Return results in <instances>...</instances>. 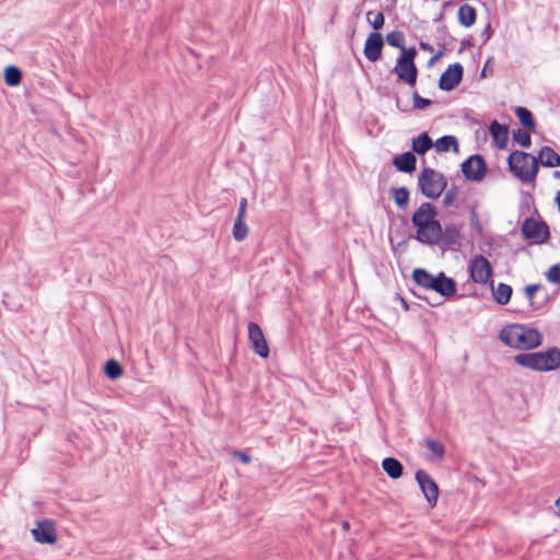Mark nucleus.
<instances>
[{
    "mask_svg": "<svg viewBox=\"0 0 560 560\" xmlns=\"http://www.w3.org/2000/svg\"><path fill=\"white\" fill-rule=\"evenodd\" d=\"M522 234L530 244H544L550 237L549 226L545 221L526 218L522 224Z\"/></svg>",
    "mask_w": 560,
    "mask_h": 560,
    "instance_id": "423d86ee",
    "label": "nucleus"
},
{
    "mask_svg": "<svg viewBox=\"0 0 560 560\" xmlns=\"http://www.w3.org/2000/svg\"><path fill=\"white\" fill-rule=\"evenodd\" d=\"M429 290L448 299L456 294V282L441 271L438 276H434Z\"/></svg>",
    "mask_w": 560,
    "mask_h": 560,
    "instance_id": "9b49d317",
    "label": "nucleus"
},
{
    "mask_svg": "<svg viewBox=\"0 0 560 560\" xmlns=\"http://www.w3.org/2000/svg\"><path fill=\"white\" fill-rule=\"evenodd\" d=\"M416 480L419 483L421 492L431 508H434L439 499V487L432 477L423 469L416 472Z\"/></svg>",
    "mask_w": 560,
    "mask_h": 560,
    "instance_id": "6e6552de",
    "label": "nucleus"
},
{
    "mask_svg": "<svg viewBox=\"0 0 560 560\" xmlns=\"http://www.w3.org/2000/svg\"><path fill=\"white\" fill-rule=\"evenodd\" d=\"M235 456L241 459L242 463L248 464L250 462V457L244 452H235Z\"/></svg>",
    "mask_w": 560,
    "mask_h": 560,
    "instance_id": "a18cd8bd",
    "label": "nucleus"
},
{
    "mask_svg": "<svg viewBox=\"0 0 560 560\" xmlns=\"http://www.w3.org/2000/svg\"><path fill=\"white\" fill-rule=\"evenodd\" d=\"M366 21L375 31H378L385 23V16L382 12L374 13L373 11H369L366 13Z\"/></svg>",
    "mask_w": 560,
    "mask_h": 560,
    "instance_id": "f704fd0d",
    "label": "nucleus"
},
{
    "mask_svg": "<svg viewBox=\"0 0 560 560\" xmlns=\"http://www.w3.org/2000/svg\"><path fill=\"white\" fill-rule=\"evenodd\" d=\"M470 279L478 284H493V269L490 261L482 255L474 256L468 262Z\"/></svg>",
    "mask_w": 560,
    "mask_h": 560,
    "instance_id": "39448f33",
    "label": "nucleus"
},
{
    "mask_svg": "<svg viewBox=\"0 0 560 560\" xmlns=\"http://www.w3.org/2000/svg\"><path fill=\"white\" fill-rule=\"evenodd\" d=\"M393 164L399 172L412 173L416 170L417 159L413 152L408 151L396 155L393 160Z\"/></svg>",
    "mask_w": 560,
    "mask_h": 560,
    "instance_id": "f3484780",
    "label": "nucleus"
},
{
    "mask_svg": "<svg viewBox=\"0 0 560 560\" xmlns=\"http://www.w3.org/2000/svg\"><path fill=\"white\" fill-rule=\"evenodd\" d=\"M556 202H557L558 208H559V210H560V190H559V191H558V194H557Z\"/></svg>",
    "mask_w": 560,
    "mask_h": 560,
    "instance_id": "5fc2aeb1",
    "label": "nucleus"
},
{
    "mask_svg": "<svg viewBox=\"0 0 560 560\" xmlns=\"http://www.w3.org/2000/svg\"><path fill=\"white\" fill-rule=\"evenodd\" d=\"M493 34V30L490 24H487L486 27L481 32V37L483 38V43L488 42Z\"/></svg>",
    "mask_w": 560,
    "mask_h": 560,
    "instance_id": "c03bdc74",
    "label": "nucleus"
},
{
    "mask_svg": "<svg viewBox=\"0 0 560 560\" xmlns=\"http://www.w3.org/2000/svg\"><path fill=\"white\" fill-rule=\"evenodd\" d=\"M393 71L396 73L399 80L405 81L410 86L416 84L418 70L415 62L410 63L398 57Z\"/></svg>",
    "mask_w": 560,
    "mask_h": 560,
    "instance_id": "4468645a",
    "label": "nucleus"
},
{
    "mask_svg": "<svg viewBox=\"0 0 560 560\" xmlns=\"http://www.w3.org/2000/svg\"><path fill=\"white\" fill-rule=\"evenodd\" d=\"M490 133L493 141L498 144L500 149L505 148L509 140V129L508 126L499 124L497 120H493L490 124Z\"/></svg>",
    "mask_w": 560,
    "mask_h": 560,
    "instance_id": "a211bd4d",
    "label": "nucleus"
},
{
    "mask_svg": "<svg viewBox=\"0 0 560 560\" xmlns=\"http://www.w3.org/2000/svg\"><path fill=\"white\" fill-rule=\"evenodd\" d=\"M232 234L236 242H242L247 237L248 226L245 222V218L236 217V220L233 225Z\"/></svg>",
    "mask_w": 560,
    "mask_h": 560,
    "instance_id": "c756f323",
    "label": "nucleus"
},
{
    "mask_svg": "<svg viewBox=\"0 0 560 560\" xmlns=\"http://www.w3.org/2000/svg\"><path fill=\"white\" fill-rule=\"evenodd\" d=\"M58 541L56 524L51 520L37 521V542L56 545Z\"/></svg>",
    "mask_w": 560,
    "mask_h": 560,
    "instance_id": "ddd939ff",
    "label": "nucleus"
},
{
    "mask_svg": "<svg viewBox=\"0 0 560 560\" xmlns=\"http://www.w3.org/2000/svg\"><path fill=\"white\" fill-rule=\"evenodd\" d=\"M433 278L434 276L432 273L422 268H416L412 271V280L416 282L418 287L425 290H429Z\"/></svg>",
    "mask_w": 560,
    "mask_h": 560,
    "instance_id": "bb28decb",
    "label": "nucleus"
},
{
    "mask_svg": "<svg viewBox=\"0 0 560 560\" xmlns=\"http://www.w3.org/2000/svg\"><path fill=\"white\" fill-rule=\"evenodd\" d=\"M454 5V2L453 1H445L443 4H442V10L443 11H446L447 9L452 8Z\"/></svg>",
    "mask_w": 560,
    "mask_h": 560,
    "instance_id": "3c124183",
    "label": "nucleus"
},
{
    "mask_svg": "<svg viewBox=\"0 0 560 560\" xmlns=\"http://www.w3.org/2000/svg\"><path fill=\"white\" fill-rule=\"evenodd\" d=\"M538 164L546 167L560 166V155L550 147H542L538 155Z\"/></svg>",
    "mask_w": 560,
    "mask_h": 560,
    "instance_id": "6ab92c4d",
    "label": "nucleus"
},
{
    "mask_svg": "<svg viewBox=\"0 0 560 560\" xmlns=\"http://www.w3.org/2000/svg\"><path fill=\"white\" fill-rule=\"evenodd\" d=\"M460 231L459 228L451 224L446 225L444 229L442 228V237L441 242H443L446 246L455 245L459 242Z\"/></svg>",
    "mask_w": 560,
    "mask_h": 560,
    "instance_id": "393cba45",
    "label": "nucleus"
},
{
    "mask_svg": "<svg viewBox=\"0 0 560 560\" xmlns=\"http://www.w3.org/2000/svg\"><path fill=\"white\" fill-rule=\"evenodd\" d=\"M246 211H247V198L242 197L240 199L237 218H245L246 217Z\"/></svg>",
    "mask_w": 560,
    "mask_h": 560,
    "instance_id": "37998d69",
    "label": "nucleus"
},
{
    "mask_svg": "<svg viewBox=\"0 0 560 560\" xmlns=\"http://www.w3.org/2000/svg\"><path fill=\"white\" fill-rule=\"evenodd\" d=\"M433 141L429 137L428 132H422L418 137L412 139L411 149L413 152L423 155L427 153L432 147Z\"/></svg>",
    "mask_w": 560,
    "mask_h": 560,
    "instance_id": "4be33fe9",
    "label": "nucleus"
},
{
    "mask_svg": "<svg viewBox=\"0 0 560 560\" xmlns=\"http://www.w3.org/2000/svg\"><path fill=\"white\" fill-rule=\"evenodd\" d=\"M460 168L466 179L480 182L486 175L487 164L480 154H474L462 163Z\"/></svg>",
    "mask_w": 560,
    "mask_h": 560,
    "instance_id": "0eeeda50",
    "label": "nucleus"
},
{
    "mask_svg": "<svg viewBox=\"0 0 560 560\" xmlns=\"http://www.w3.org/2000/svg\"><path fill=\"white\" fill-rule=\"evenodd\" d=\"M470 224H471V228L475 229L478 233L482 232L481 223H480L478 214L475 210H471V212H470Z\"/></svg>",
    "mask_w": 560,
    "mask_h": 560,
    "instance_id": "79ce46f5",
    "label": "nucleus"
},
{
    "mask_svg": "<svg viewBox=\"0 0 560 560\" xmlns=\"http://www.w3.org/2000/svg\"><path fill=\"white\" fill-rule=\"evenodd\" d=\"M436 152H447L451 149L458 151V142L455 136L447 135L439 138L434 143Z\"/></svg>",
    "mask_w": 560,
    "mask_h": 560,
    "instance_id": "a878e982",
    "label": "nucleus"
},
{
    "mask_svg": "<svg viewBox=\"0 0 560 560\" xmlns=\"http://www.w3.org/2000/svg\"><path fill=\"white\" fill-rule=\"evenodd\" d=\"M446 177L431 167H424L418 177L420 191L430 199H438L446 189Z\"/></svg>",
    "mask_w": 560,
    "mask_h": 560,
    "instance_id": "20e7f679",
    "label": "nucleus"
},
{
    "mask_svg": "<svg viewBox=\"0 0 560 560\" xmlns=\"http://www.w3.org/2000/svg\"><path fill=\"white\" fill-rule=\"evenodd\" d=\"M412 101L415 109H424L432 104L431 100L420 96L417 91H415L412 94Z\"/></svg>",
    "mask_w": 560,
    "mask_h": 560,
    "instance_id": "e433bc0d",
    "label": "nucleus"
},
{
    "mask_svg": "<svg viewBox=\"0 0 560 560\" xmlns=\"http://www.w3.org/2000/svg\"><path fill=\"white\" fill-rule=\"evenodd\" d=\"M546 276L549 282L560 284V264L550 267Z\"/></svg>",
    "mask_w": 560,
    "mask_h": 560,
    "instance_id": "58836bf2",
    "label": "nucleus"
},
{
    "mask_svg": "<svg viewBox=\"0 0 560 560\" xmlns=\"http://www.w3.org/2000/svg\"><path fill=\"white\" fill-rule=\"evenodd\" d=\"M436 210L430 202H423L413 212L411 222L417 229L416 238L422 244L435 245L441 242L442 225L435 220Z\"/></svg>",
    "mask_w": 560,
    "mask_h": 560,
    "instance_id": "f257e3e1",
    "label": "nucleus"
},
{
    "mask_svg": "<svg viewBox=\"0 0 560 560\" xmlns=\"http://www.w3.org/2000/svg\"><path fill=\"white\" fill-rule=\"evenodd\" d=\"M477 19V11L469 4H463L458 9V23L465 27H470L475 24Z\"/></svg>",
    "mask_w": 560,
    "mask_h": 560,
    "instance_id": "412c9836",
    "label": "nucleus"
},
{
    "mask_svg": "<svg viewBox=\"0 0 560 560\" xmlns=\"http://www.w3.org/2000/svg\"><path fill=\"white\" fill-rule=\"evenodd\" d=\"M444 18H445V11L442 10L441 13L436 18H434L433 21H434V23L442 24V21L444 20Z\"/></svg>",
    "mask_w": 560,
    "mask_h": 560,
    "instance_id": "09e8293b",
    "label": "nucleus"
},
{
    "mask_svg": "<svg viewBox=\"0 0 560 560\" xmlns=\"http://www.w3.org/2000/svg\"><path fill=\"white\" fill-rule=\"evenodd\" d=\"M490 59L487 60L482 71H481V77L486 78L487 77V71H488V63H489Z\"/></svg>",
    "mask_w": 560,
    "mask_h": 560,
    "instance_id": "603ef678",
    "label": "nucleus"
},
{
    "mask_svg": "<svg viewBox=\"0 0 560 560\" xmlns=\"http://www.w3.org/2000/svg\"><path fill=\"white\" fill-rule=\"evenodd\" d=\"M348 527H349V524L346 522V523L343 524V528H348Z\"/></svg>",
    "mask_w": 560,
    "mask_h": 560,
    "instance_id": "bf43d9fd",
    "label": "nucleus"
},
{
    "mask_svg": "<svg viewBox=\"0 0 560 560\" xmlns=\"http://www.w3.org/2000/svg\"><path fill=\"white\" fill-rule=\"evenodd\" d=\"M542 341V335L534 329L524 327V334L522 339V345H520V349H533L538 347Z\"/></svg>",
    "mask_w": 560,
    "mask_h": 560,
    "instance_id": "aec40b11",
    "label": "nucleus"
},
{
    "mask_svg": "<svg viewBox=\"0 0 560 560\" xmlns=\"http://www.w3.org/2000/svg\"><path fill=\"white\" fill-rule=\"evenodd\" d=\"M417 55V50L415 47H411V48H406V46H404L401 49H400V56L399 58L401 59H405L407 62H415V57Z\"/></svg>",
    "mask_w": 560,
    "mask_h": 560,
    "instance_id": "ea45409f",
    "label": "nucleus"
},
{
    "mask_svg": "<svg viewBox=\"0 0 560 560\" xmlns=\"http://www.w3.org/2000/svg\"><path fill=\"white\" fill-rule=\"evenodd\" d=\"M22 81V73L15 66H8L4 69V82L9 86H18Z\"/></svg>",
    "mask_w": 560,
    "mask_h": 560,
    "instance_id": "c85d7f7f",
    "label": "nucleus"
},
{
    "mask_svg": "<svg viewBox=\"0 0 560 560\" xmlns=\"http://www.w3.org/2000/svg\"><path fill=\"white\" fill-rule=\"evenodd\" d=\"M383 47L384 39L382 34L372 32L365 40L363 54L369 61L375 62L380 59Z\"/></svg>",
    "mask_w": 560,
    "mask_h": 560,
    "instance_id": "f8f14e48",
    "label": "nucleus"
},
{
    "mask_svg": "<svg viewBox=\"0 0 560 560\" xmlns=\"http://www.w3.org/2000/svg\"><path fill=\"white\" fill-rule=\"evenodd\" d=\"M491 288L494 301L498 304L506 305L510 302L513 293V289L511 285L501 282L498 284L497 289L493 288V284L491 285Z\"/></svg>",
    "mask_w": 560,
    "mask_h": 560,
    "instance_id": "b1692460",
    "label": "nucleus"
},
{
    "mask_svg": "<svg viewBox=\"0 0 560 560\" xmlns=\"http://www.w3.org/2000/svg\"><path fill=\"white\" fill-rule=\"evenodd\" d=\"M541 289H542V285L539 284V283L528 284L524 289L525 290L526 299L528 300V303H529V306L534 311L541 310L546 305V303L548 301L547 293H545L542 296H539V295L536 296L535 295Z\"/></svg>",
    "mask_w": 560,
    "mask_h": 560,
    "instance_id": "dca6fc26",
    "label": "nucleus"
},
{
    "mask_svg": "<svg viewBox=\"0 0 560 560\" xmlns=\"http://www.w3.org/2000/svg\"><path fill=\"white\" fill-rule=\"evenodd\" d=\"M402 301V306H405V308L407 310L408 308V304L406 303L405 300H401Z\"/></svg>",
    "mask_w": 560,
    "mask_h": 560,
    "instance_id": "4d7b16f0",
    "label": "nucleus"
},
{
    "mask_svg": "<svg viewBox=\"0 0 560 560\" xmlns=\"http://www.w3.org/2000/svg\"><path fill=\"white\" fill-rule=\"evenodd\" d=\"M393 198L396 206L405 210L409 205V190L406 187L392 188Z\"/></svg>",
    "mask_w": 560,
    "mask_h": 560,
    "instance_id": "cd10ccee",
    "label": "nucleus"
},
{
    "mask_svg": "<svg viewBox=\"0 0 560 560\" xmlns=\"http://www.w3.org/2000/svg\"><path fill=\"white\" fill-rule=\"evenodd\" d=\"M513 139L520 145L529 148L532 144L530 133L523 129H516L513 131Z\"/></svg>",
    "mask_w": 560,
    "mask_h": 560,
    "instance_id": "c9c22d12",
    "label": "nucleus"
},
{
    "mask_svg": "<svg viewBox=\"0 0 560 560\" xmlns=\"http://www.w3.org/2000/svg\"><path fill=\"white\" fill-rule=\"evenodd\" d=\"M386 42L389 46L401 49L405 46V35L400 31H393L387 34Z\"/></svg>",
    "mask_w": 560,
    "mask_h": 560,
    "instance_id": "72a5a7b5",
    "label": "nucleus"
},
{
    "mask_svg": "<svg viewBox=\"0 0 560 560\" xmlns=\"http://www.w3.org/2000/svg\"><path fill=\"white\" fill-rule=\"evenodd\" d=\"M515 114H516L521 125H523L524 127H526L528 129L535 128V126H536L535 119L529 109H527L526 107L520 106V107L515 108Z\"/></svg>",
    "mask_w": 560,
    "mask_h": 560,
    "instance_id": "7c9ffc66",
    "label": "nucleus"
},
{
    "mask_svg": "<svg viewBox=\"0 0 560 560\" xmlns=\"http://www.w3.org/2000/svg\"><path fill=\"white\" fill-rule=\"evenodd\" d=\"M509 170L523 183H534L538 173V159L523 151H514L508 158Z\"/></svg>",
    "mask_w": 560,
    "mask_h": 560,
    "instance_id": "7ed1b4c3",
    "label": "nucleus"
},
{
    "mask_svg": "<svg viewBox=\"0 0 560 560\" xmlns=\"http://www.w3.org/2000/svg\"><path fill=\"white\" fill-rule=\"evenodd\" d=\"M442 55H443V51H442V50L438 51V54H436V55H434L433 57H431V59H430V61H429V65L434 63L438 59H440V58H441V56H442Z\"/></svg>",
    "mask_w": 560,
    "mask_h": 560,
    "instance_id": "8fccbe9b",
    "label": "nucleus"
},
{
    "mask_svg": "<svg viewBox=\"0 0 560 560\" xmlns=\"http://www.w3.org/2000/svg\"><path fill=\"white\" fill-rule=\"evenodd\" d=\"M104 372L110 380H117L122 375V368L118 361L110 359L106 362Z\"/></svg>",
    "mask_w": 560,
    "mask_h": 560,
    "instance_id": "2f4dec72",
    "label": "nucleus"
},
{
    "mask_svg": "<svg viewBox=\"0 0 560 560\" xmlns=\"http://www.w3.org/2000/svg\"><path fill=\"white\" fill-rule=\"evenodd\" d=\"M457 195H458V188L455 185H452L445 191V195H444V198H443L444 206H446V207L453 206L455 199L457 198Z\"/></svg>",
    "mask_w": 560,
    "mask_h": 560,
    "instance_id": "4c0bfd02",
    "label": "nucleus"
},
{
    "mask_svg": "<svg viewBox=\"0 0 560 560\" xmlns=\"http://www.w3.org/2000/svg\"><path fill=\"white\" fill-rule=\"evenodd\" d=\"M436 33H438V39H439V45H441V42L443 44V46L445 45L447 38H452L448 31H447V27L444 25V24H440L436 28Z\"/></svg>",
    "mask_w": 560,
    "mask_h": 560,
    "instance_id": "a19ab883",
    "label": "nucleus"
},
{
    "mask_svg": "<svg viewBox=\"0 0 560 560\" xmlns=\"http://www.w3.org/2000/svg\"><path fill=\"white\" fill-rule=\"evenodd\" d=\"M463 73L464 69L459 62L448 66L440 77L439 88L446 92L454 90L462 82Z\"/></svg>",
    "mask_w": 560,
    "mask_h": 560,
    "instance_id": "1a4fd4ad",
    "label": "nucleus"
},
{
    "mask_svg": "<svg viewBox=\"0 0 560 560\" xmlns=\"http://www.w3.org/2000/svg\"><path fill=\"white\" fill-rule=\"evenodd\" d=\"M424 445L428 447V450H430L432 452V454L435 458H438V459L443 458L445 448H444V445L440 441L432 440V439H425Z\"/></svg>",
    "mask_w": 560,
    "mask_h": 560,
    "instance_id": "473e14b6",
    "label": "nucleus"
},
{
    "mask_svg": "<svg viewBox=\"0 0 560 560\" xmlns=\"http://www.w3.org/2000/svg\"><path fill=\"white\" fill-rule=\"evenodd\" d=\"M420 48L425 51H433V47L429 43L420 42Z\"/></svg>",
    "mask_w": 560,
    "mask_h": 560,
    "instance_id": "de8ad7c7",
    "label": "nucleus"
},
{
    "mask_svg": "<svg viewBox=\"0 0 560 560\" xmlns=\"http://www.w3.org/2000/svg\"><path fill=\"white\" fill-rule=\"evenodd\" d=\"M557 513L560 516V497L556 500Z\"/></svg>",
    "mask_w": 560,
    "mask_h": 560,
    "instance_id": "864d4df0",
    "label": "nucleus"
},
{
    "mask_svg": "<svg viewBox=\"0 0 560 560\" xmlns=\"http://www.w3.org/2000/svg\"><path fill=\"white\" fill-rule=\"evenodd\" d=\"M553 176H555V177L560 178V171H556V172L553 173Z\"/></svg>",
    "mask_w": 560,
    "mask_h": 560,
    "instance_id": "6e6d98bb",
    "label": "nucleus"
},
{
    "mask_svg": "<svg viewBox=\"0 0 560 560\" xmlns=\"http://www.w3.org/2000/svg\"><path fill=\"white\" fill-rule=\"evenodd\" d=\"M248 330V339L252 343L254 351L260 358H268L269 355V346L262 332V329L257 323L250 322L247 327Z\"/></svg>",
    "mask_w": 560,
    "mask_h": 560,
    "instance_id": "9d476101",
    "label": "nucleus"
},
{
    "mask_svg": "<svg viewBox=\"0 0 560 560\" xmlns=\"http://www.w3.org/2000/svg\"><path fill=\"white\" fill-rule=\"evenodd\" d=\"M474 45L472 37H468L462 40L460 43V50H464L466 48H469Z\"/></svg>",
    "mask_w": 560,
    "mask_h": 560,
    "instance_id": "49530a36",
    "label": "nucleus"
},
{
    "mask_svg": "<svg viewBox=\"0 0 560 560\" xmlns=\"http://www.w3.org/2000/svg\"><path fill=\"white\" fill-rule=\"evenodd\" d=\"M382 467L384 471L393 479L399 478L404 471L402 464L394 457L384 458L382 462Z\"/></svg>",
    "mask_w": 560,
    "mask_h": 560,
    "instance_id": "5701e85b",
    "label": "nucleus"
},
{
    "mask_svg": "<svg viewBox=\"0 0 560 560\" xmlns=\"http://www.w3.org/2000/svg\"><path fill=\"white\" fill-rule=\"evenodd\" d=\"M514 361L534 371H553L560 368V350L552 347L547 351L520 353L514 357Z\"/></svg>",
    "mask_w": 560,
    "mask_h": 560,
    "instance_id": "f03ea898",
    "label": "nucleus"
},
{
    "mask_svg": "<svg viewBox=\"0 0 560 560\" xmlns=\"http://www.w3.org/2000/svg\"><path fill=\"white\" fill-rule=\"evenodd\" d=\"M524 334L523 325H511L504 327L500 332V339L509 347L520 348Z\"/></svg>",
    "mask_w": 560,
    "mask_h": 560,
    "instance_id": "2eb2a0df",
    "label": "nucleus"
},
{
    "mask_svg": "<svg viewBox=\"0 0 560 560\" xmlns=\"http://www.w3.org/2000/svg\"><path fill=\"white\" fill-rule=\"evenodd\" d=\"M31 533L35 537V528L31 529Z\"/></svg>",
    "mask_w": 560,
    "mask_h": 560,
    "instance_id": "13d9d810",
    "label": "nucleus"
}]
</instances>
